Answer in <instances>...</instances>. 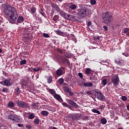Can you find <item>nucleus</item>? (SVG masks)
<instances>
[{"mask_svg": "<svg viewBox=\"0 0 129 129\" xmlns=\"http://www.w3.org/2000/svg\"><path fill=\"white\" fill-rule=\"evenodd\" d=\"M4 16L9 20L10 22H14L17 20V11L14 7L7 5L4 8Z\"/></svg>", "mask_w": 129, "mask_h": 129, "instance_id": "obj_1", "label": "nucleus"}, {"mask_svg": "<svg viewBox=\"0 0 129 129\" xmlns=\"http://www.w3.org/2000/svg\"><path fill=\"white\" fill-rule=\"evenodd\" d=\"M102 19L106 25L110 26L111 23L113 21V15L108 11H105L102 13Z\"/></svg>", "mask_w": 129, "mask_h": 129, "instance_id": "obj_2", "label": "nucleus"}, {"mask_svg": "<svg viewBox=\"0 0 129 129\" xmlns=\"http://www.w3.org/2000/svg\"><path fill=\"white\" fill-rule=\"evenodd\" d=\"M88 15V9L86 7H81L78 10V16L81 19L85 18Z\"/></svg>", "mask_w": 129, "mask_h": 129, "instance_id": "obj_3", "label": "nucleus"}, {"mask_svg": "<svg viewBox=\"0 0 129 129\" xmlns=\"http://www.w3.org/2000/svg\"><path fill=\"white\" fill-rule=\"evenodd\" d=\"M95 97L97 99L101 101H105V97L104 95L100 92V91L98 90V91H95Z\"/></svg>", "mask_w": 129, "mask_h": 129, "instance_id": "obj_4", "label": "nucleus"}, {"mask_svg": "<svg viewBox=\"0 0 129 129\" xmlns=\"http://www.w3.org/2000/svg\"><path fill=\"white\" fill-rule=\"evenodd\" d=\"M8 118L16 122H21V118L18 117V115L15 114L8 115Z\"/></svg>", "mask_w": 129, "mask_h": 129, "instance_id": "obj_5", "label": "nucleus"}, {"mask_svg": "<svg viewBox=\"0 0 129 129\" xmlns=\"http://www.w3.org/2000/svg\"><path fill=\"white\" fill-rule=\"evenodd\" d=\"M16 103L17 106L20 107V108L23 109L28 108V104L23 101H20L19 100H16Z\"/></svg>", "mask_w": 129, "mask_h": 129, "instance_id": "obj_6", "label": "nucleus"}, {"mask_svg": "<svg viewBox=\"0 0 129 129\" xmlns=\"http://www.w3.org/2000/svg\"><path fill=\"white\" fill-rule=\"evenodd\" d=\"M66 68L64 67H61L59 68L56 71V75L57 77L62 76L63 74H65V70Z\"/></svg>", "mask_w": 129, "mask_h": 129, "instance_id": "obj_7", "label": "nucleus"}, {"mask_svg": "<svg viewBox=\"0 0 129 129\" xmlns=\"http://www.w3.org/2000/svg\"><path fill=\"white\" fill-rule=\"evenodd\" d=\"M119 79L118 75H115L112 77L111 83L114 85L115 86L118 85Z\"/></svg>", "mask_w": 129, "mask_h": 129, "instance_id": "obj_8", "label": "nucleus"}, {"mask_svg": "<svg viewBox=\"0 0 129 129\" xmlns=\"http://www.w3.org/2000/svg\"><path fill=\"white\" fill-rule=\"evenodd\" d=\"M61 62L63 64V66H66V67H69L70 66V61L69 59L65 57H63L61 59Z\"/></svg>", "mask_w": 129, "mask_h": 129, "instance_id": "obj_9", "label": "nucleus"}, {"mask_svg": "<svg viewBox=\"0 0 129 129\" xmlns=\"http://www.w3.org/2000/svg\"><path fill=\"white\" fill-rule=\"evenodd\" d=\"M12 79L11 78H8V79L4 81V84L5 86L10 87L13 85V83L11 82Z\"/></svg>", "mask_w": 129, "mask_h": 129, "instance_id": "obj_10", "label": "nucleus"}, {"mask_svg": "<svg viewBox=\"0 0 129 129\" xmlns=\"http://www.w3.org/2000/svg\"><path fill=\"white\" fill-rule=\"evenodd\" d=\"M68 103L71 105L72 107H74L75 108L77 109L79 107V105L77 104V103L75 102L74 101L69 99L67 101Z\"/></svg>", "mask_w": 129, "mask_h": 129, "instance_id": "obj_11", "label": "nucleus"}, {"mask_svg": "<svg viewBox=\"0 0 129 129\" xmlns=\"http://www.w3.org/2000/svg\"><path fill=\"white\" fill-rule=\"evenodd\" d=\"M53 97L57 101H59L60 103H62L63 101V100L62 99L60 95H58L57 94H55V95H53Z\"/></svg>", "mask_w": 129, "mask_h": 129, "instance_id": "obj_12", "label": "nucleus"}, {"mask_svg": "<svg viewBox=\"0 0 129 129\" xmlns=\"http://www.w3.org/2000/svg\"><path fill=\"white\" fill-rule=\"evenodd\" d=\"M51 7L54 9L56 10V12H60V9L59 7H58V5L57 4L55 3H52L51 4Z\"/></svg>", "mask_w": 129, "mask_h": 129, "instance_id": "obj_13", "label": "nucleus"}, {"mask_svg": "<svg viewBox=\"0 0 129 129\" xmlns=\"http://www.w3.org/2000/svg\"><path fill=\"white\" fill-rule=\"evenodd\" d=\"M46 79L47 80V83L50 84V83H52L53 77L52 76H47V77H46Z\"/></svg>", "mask_w": 129, "mask_h": 129, "instance_id": "obj_14", "label": "nucleus"}, {"mask_svg": "<svg viewBox=\"0 0 129 129\" xmlns=\"http://www.w3.org/2000/svg\"><path fill=\"white\" fill-rule=\"evenodd\" d=\"M24 21V18L23 16H20L17 19V23H23Z\"/></svg>", "mask_w": 129, "mask_h": 129, "instance_id": "obj_15", "label": "nucleus"}, {"mask_svg": "<svg viewBox=\"0 0 129 129\" xmlns=\"http://www.w3.org/2000/svg\"><path fill=\"white\" fill-rule=\"evenodd\" d=\"M7 106L12 108L15 107V103L12 101H10L9 103H8Z\"/></svg>", "mask_w": 129, "mask_h": 129, "instance_id": "obj_16", "label": "nucleus"}, {"mask_svg": "<svg viewBox=\"0 0 129 129\" xmlns=\"http://www.w3.org/2000/svg\"><path fill=\"white\" fill-rule=\"evenodd\" d=\"M62 105L63 107H68L69 109L73 110V108L72 106H71L70 105L68 104L66 102L62 103Z\"/></svg>", "mask_w": 129, "mask_h": 129, "instance_id": "obj_17", "label": "nucleus"}, {"mask_svg": "<svg viewBox=\"0 0 129 129\" xmlns=\"http://www.w3.org/2000/svg\"><path fill=\"white\" fill-rule=\"evenodd\" d=\"M83 85L85 87H91L93 86V83L91 82H86L84 83Z\"/></svg>", "mask_w": 129, "mask_h": 129, "instance_id": "obj_18", "label": "nucleus"}, {"mask_svg": "<svg viewBox=\"0 0 129 129\" xmlns=\"http://www.w3.org/2000/svg\"><path fill=\"white\" fill-rule=\"evenodd\" d=\"M35 117V113H31L29 114L28 119H33Z\"/></svg>", "mask_w": 129, "mask_h": 129, "instance_id": "obj_19", "label": "nucleus"}, {"mask_svg": "<svg viewBox=\"0 0 129 129\" xmlns=\"http://www.w3.org/2000/svg\"><path fill=\"white\" fill-rule=\"evenodd\" d=\"M48 92H49V93L52 95H55V94H57L56 93V91H55V90L54 89H50L49 90H48Z\"/></svg>", "mask_w": 129, "mask_h": 129, "instance_id": "obj_20", "label": "nucleus"}, {"mask_svg": "<svg viewBox=\"0 0 129 129\" xmlns=\"http://www.w3.org/2000/svg\"><path fill=\"white\" fill-rule=\"evenodd\" d=\"M41 114H42V115L44 116H47L49 114L48 112L46 110L41 111Z\"/></svg>", "mask_w": 129, "mask_h": 129, "instance_id": "obj_21", "label": "nucleus"}, {"mask_svg": "<svg viewBox=\"0 0 129 129\" xmlns=\"http://www.w3.org/2000/svg\"><path fill=\"white\" fill-rule=\"evenodd\" d=\"M91 72V69L90 68H87L86 69V71L85 72V74H86L87 76H88Z\"/></svg>", "mask_w": 129, "mask_h": 129, "instance_id": "obj_22", "label": "nucleus"}, {"mask_svg": "<svg viewBox=\"0 0 129 129\" xmlns=\"http://www.w3.org/2000/svg\"><path fill=\"white\" fill-rule=\"evenodd\" d=\"M34 123L35 124H39L40 123V119L39 118H35L34 120Z\"/></svg>", "mask_w": 129, "mask_h": 129, "instance_id": "obj_23", "label": "nucleus"}, {"mask_svg": "<svg viewBox=\"0 0 129 129\" xmlns=\"http://www.w3.org/2000/svg\"><path fill=\"white\" fill-rule=\"evenodd\" d=\"M15 91L17 95L20 94L21 93L20 88H19L18 87H17V88L15 89Z\"/></svg>", "mask_w": 129, "mask_h": 129, "instance_id": "obj_24", "label": "nucleus"}, {"mask_svg": "<svg viewBox=\"0 0 129 129\" xmlns=\"http://www.w3.org/2000/svg\"><path fill=\"white\" fill-rule=\"evenodd\" d=\"M57 82L59 83V85H61L64 83V79L63 78H60L59 80H57Z\"/></svg>", "mask_w": 129, "mask_h": 129, "instance_id": "obj_25", "label": "nucleus"}, {"mask_svg": "<svg viewBox=\"0 0 129 129\" xmlns=\"http://www.w3.org/2000/svg\"><path fill=\"white\" fill-rule=\"evenodd\" d=\"M101 123L102 124H106V123H107V119L106 118H102L101 119Z\"/></svg>", "mask_w": 129, "mask_h": 129, "instance_id": "obj_26", "label": "nucleus"}, {"mask_svg": "<svg viewBox=\"0 0 129 129\" xmlns=\"http://www.w3.org/2000/svg\"><path fill=\"white\" fill-rule=\"evenodd\" d=\"M39 13L43 16V17H45V12H44V10L42 9H40L39 10Z\"/></svg>", "mask_w": 129, "mask_h": 129, "instance_id": "obj_27", "label": "nucleus"}, {"mask_svg": "<svg viewBox=\"0 0 129 129\" xmlns=\"http://www.w3.org/2000/svg\"><path fill=\"white\" fill-rule=\"evenodd\" d=\"M59 19V17L58 15H55L53 18V20L55 22H57V21H58Z\"/></svg>", "mask_w": 129, "mask_h": 129, "instance_id": "obj_28", "label": "nucleus"}, {"mask_svg": "<svg viewBox=\"0 0 129 129\" xmlns=\"http://www.w3.org/2000/svg\"><path fill=\"white\" fill-rule=\"evenodd\" d=\"M59 15L61 17H66L67 14L64 11H59Z\"/></svg>", "mask_w": 129, "mask_h": 129, "instance_id": "obj_29", "label": "nucleus"}, {"mask_svg": "<svg viewBox=\"0 0 129 129\" xmlns=\"http://www.w3.org/2000/svg\"><path fill=\"white\" fill-rule=\"evenodd\" d=\"M77 5H72L71 6H70L69 8L72 10H74L75 9H77Z\"/></svg>", "mask_w": 129, "mask_h": 129, "instance_id": "obj_30", "label": "nucleus"}, {"mask_svg": "<svg viewBox=\"0 0 129 129\" xmlns=\"http://www.w3.org/2000/svg\"><path fill=\"white\" fill-rule=\"evenodd\" d=\"M92 111L95 113H97L98 114H100L101 112L98 110H96V109H93Z\"/></svg>", "mask_w": 129, "mask_h": 129, "instance_id": "obj_31", "label": "nucleus"}, {"mask_svg": "<svg viewBox=\"0 0 129 129\" xmlns=\"http://www.w3.org/2000/svg\"><path fill=\"white\" fill-rule=\"evenodd\" d=\"M8 91L9 89L7 87H4L2 90V91L4 93H8Z\"/></svg>", "mask_w": 129, "mask_h": 129, "instance_id": "obj_32", "label": "nucleus"}, {"mask_svg": "<svg viewBox=\"0 0 129 129\" xmlns=\"http://www.w3.org/2000/svg\"><path fill=\"white\" fill-rule=\"evenodd\" d=\"M63 91H64L66 93H69L70 89L68 87H63Z\"/></svg>", "mask_w": 129, "mask_h": 129, "instance_id": "obj_33", "label": "nucleus"}, {"mask_svg": "<svg viewBox=\"0 0 129 129\" xmlns=\"http://www.w3.org/2000/svg\"><path fill=\"white\" fill-rule=\"evenodd\" d=\"M56 32L57 35H59L61 36L63 35L64 34L63 32H61L60 30H56Z\"/></svg>", "mask_w": 129, "mask_h": 129, "instance_id": "obj_34", "label": "nucleus"}, {"mask_svg": "<svg viewBox=\"0 0 129 129\" xmlns=\"http://www.w3.org/2000/svg\"><path fill=\"white\" fill-rule=\"evenodd\" d=\"M74 18H75V16L73 15H71L69 18H68L67 17L66 18V20H68L69 21H72Z\"/></svg>", "mask_w": 129, "mask_h": 129, "instance_id": "obj_35", "label": "nucleus"}, {"mask_svg": "<svg viewBox=\"0 0 129 129\" xmlns=\"http://www.w3.org/2000/svg\"><path fill=\"white\" fill-rule=\"evenodd\" d=\"M26 63H27V60L26 59H23L21 61H20V65H24Z\"/></svg>", "mask_w": 129, "mask_h": 129, "instance_id": "obj_36", "label": "nucleus"}, {"mask_svg": "<svg viewBox=\"0 0 129 129\" xmlns=\"http://www.w3.org/2000/svg\"><path fill=\"white\" fill-rule=\"evenodd\" d=\"M41 70H42V69L40 67H38L37 69H33V71L34 72H37L40 71Z\"/></svg>", "mask_w": 129, "mask_h": 129, "instance_id": "obj_37", "label": "nucleus"}, {"mask_svg": "<svg viewBox=\"0 0 129 129\" xmlns=\"http://www.w3.org/2000/svg\"><path fill=\"white\" fill-rule=\"evenodd\" d=\"M36 8L35 7H32L31 9V12L34 14L35 13H36Z\"/></svg>", "mask_w": 129, "mask_h": 129, "instance_id": "obj_38", "label": "nucleus"}, {"mask_svg": "<svg viewBox=\"0 0 129 129\" xmlns=\"http://www.w3.org/2000/svg\"><path fill=\"white\" fill-rule=\"evenodd\" d=\"M30 115V112H25L24 113H23V116H24V117H26V118H28L29 115Z\"/></svg>", "mask_w": 129, "mask_h": 129, "instance_id": "obj_39", "label": "nucleus"}, {"mask_svg": "<svg viewBox=\"0 0 129 129\" xmlns=\"http://www.w3.org/2000/svg\"><path fill=\"white\" fill-rule=\"evenodd\" d=\"M102 85L104 86L106 85V84H107V80L106 79L103 80L102 81Z\"/></svg>", "mask_w": 129, "mask_h": 129, "instance_id": "obj_40", "label": "nucleus"}, {"mask_svg": "<svg viewBox=\"0 0 129 129\" xmlns=\"http://www.w3.org/2000/svg\"><path fill=\"white\" fill-rule=\"evenodd\" d=\"M127 32H129V28H124L123 33L126 34Z\"/></svg>", "mask_w": 129, "mask_h": 129, "instance_id": "obj_41", "label": "nucleus"}, {"mask_svg": "<svg viewBox=\"0 0 129 129\" xmlns=\"http://www.w3.org/2000/svg\"><path fill=\"white\" fill-rule=\"evenodd\" d=\"M57 53H59L60 54H63V51L61 50V49L60 48L57 49Z\"/></svg>", "mask_w": 129, "mask_h": 129, "instance_id": "obj_42", "label": "nucleus"}, {"mask_svg": "<svg viewBox=\"0 0 129 129\" xmlns=\"http://www.w3.org/2000/svg\"><path fill=\"white\" fill-rule=\"evenodd\" d=\"M43 36L44 38H50V36L48 33H43Z\"/></svg>", "mask_w": 129, "mask_h": 129, "instance_id": "obj_43", "label": "nucleus"}, {"mask_svg": "<svg viewBox=\"0 0 129 129\" xmlns=\"http://www.w3.org/2000/svg\"><path fill=\"white\" fill-rule=\"evenodd\" d=\"M22 85V88L24 89L25 86L28 87V85H27L24 82H23L21 84Z\"/></svg>", "mask_w": 129, "mask_h": 129, "instance_id": "obj_44", "label": "nucleus"}, {"mask_svg": "<svg viewBox=\"0 0 129 129\" xmlns=\"http://www.w3.org/2000/svg\"><path fill=\"white\" fill-rule=\"evenodd\" d=\"M90 3L92 5L94 6L96 4V1L95 0H91Z\"/></svg>", "mask_w": 129, "mask_h": 129, "instance_id": "obj_45", "label": "nucleus"}, {"mask_svg": "<svg viewBox=\"0 0 129 129\" xmlns=\"http://www.w3.org/2000/svg\"><path fill=\"white\" fill-rule=\"evenodd\" d=\"M126 99H127V97H126V96H121V100L123 101H126Z\"/></svg>", "mask_w": 129, "mask_h": 129, "instance_id": "obj_46", "label": "nucleus"}, {"mask_svg": "<svg viewBox=\"0 0 129 129\" xmlns=\"http://www.w3.org/2000/svg\"><path fill=\"white\" fill-rule=\"evenodd\" d=\"M79 119V117H78L76 115H75L72 117V119H73L74 120H78Z\"/></svg>", "mask_w": 129, "mask_h": 129, "instance_id": "obj_47", "label": "nucleus"}, {"mask_svg": "<svg viewBox=\"0 0 129 129\" xmlns=\"http://www.w3.org/2000/svg\"><path fill=\"white\" fill-rule=\"evenodd\" d=\"M26 30H27L28 32H30L31 31L33 30V28L32 27L27 28H26Z\"/></svg>", "mask_w": 129, "mask_h": 129, "instance_id": "obj_48", "label": "nucleus"}, {"mask_svg": "<svg viewBox=\"0 0 129 129\" xmlns=\"http://www.w3.org/2000/svg\"><path fill=\"white\" fill-rule=\"evenodd\" d=\"M87 94L89 96H92L93 93L91 92V91H90L89 90H88L86 92Z\"/></svg>", "mask_w": 129, "mask_h": 129, "instance_id": "obj_49", "label": "nucleus"}, {"mask_svg": "<svg viewBox=\"0 0 129 129\" xmlns=\"http://www.w3.org/2000/svg\"><path fill=\"white\" fill-rule=\"evenodd\" d=\"M78 76L80 77V78L81 79H83V74L82 73H78Z\"/></svg>", "mask_w": 129, "mask_h": 129, "instance_id": "obj_50", "label": "nucleus"}, {"mask_svg": "<svg viewBox=\"0 0 129 129\" xmlns=\"http://www.w3.org/2000/svg\"><path fill=\"white\" fill-rule=\"evenodd\" d=\"M26 127L27 129H31L32 128L31 125H29V124L26 125Z\"/></svg>", "mask_w": 129, "mask_h": 129, "instance_id": "obj_51", "label": "nucleus"}, {"mask_svg": "<svg viewBox=\"0 0 129 129\" xmlns=\"http://www.w3.org/2000/svg\"><path fill=\"white\" fill-rule=\"evenodd\" d=\"M103 29H104L105 31H108V27L107 26H106V25L103 26Z\"/></svg>", "mask_w": 129, "mask_h": 129, "instance_id": "obj_52", "label": "nucleus"}, {"mask_svg": "<svg viewBox=\"0 0 129 129\" xmlns=\"http://www.w3.org/2000/svg\"><path fill=\"white\" fill-rule=\"evenodd\" d=\"M17 126H18L19 127H23L24 124L21 123H19L17 124Z\"/></svg>", "mask_w": 129, "mask_h": 129, "instance_id": "obj_53", "label": "nucleus"}, {"mask_svg": "<svg viewBox=\"0 0 129 129\" xmlns=\"http://www.w3.org/2000/svg\"><path fill=\"white\" fill-rule=\"evenodd\" d=\"M122 54H123V55L125 56V57L129 56V54L128 53H122Z\"/></svg>", "mask_w": 129, "mask_h": 129, "instance_id": "obj_54", "label": "nucleus"}, {"mask_svg": "<svg viewBox=\"0 0 129 129\" xmlns=\"http://www.w3.org/2000/svg\"><path fill=\"white\" fill-rule=\"evenodd\" d=\"M68 93H69L70 96H73L74 94V93L73 92H71L70 91H69V92H68Z\"/></svg>", "mask_w": 129, "mask_h": 129, "instance_id": "obj_55", "label": "nucleus"}, {"mask_svg": "<svg viewBox=\"0 0 129 129\" xmlns=\"http://www.w3.org/2000/svg\"><path fill=\"white\" fill-rule=\"evenodd\" d=\"M30 82V81H27V80H25L24 81V82L28 86H29V82Z\"/></svg>", "mask_w": 129, "mask_h": 129, "instance_id": "obj_56", "label": "nucleus"}, {"mask_svg": "<svg viewBox=\"0 0 129 129\" xmlns=\"http://www.w3.org/2000/svg\"><path fill=\"white\" fill-rule=\"evenodd\" d=\"M91 25H92V23H91V21L88 22V23H87V26H88L89 27V26H91Z\"/></svg>", "mask_w": 129, "mask_h": 129, "instance_id": "obj_57", "label": "nucleus"}, {"mask_svg": "<svg viewBox=\"0 0 129 129\" xmlns=\"http://www.w3.org/2000/svg\"><path fill=\"white\" fill-rule=\"evenodd\" d=\"M36 106H37V104L36 103H33L31 105V107H36Z\"/></svg>", "mask_w": 129, "mask_h": 129, "instance_id": "obj_58", "label": "nucleus"}, {"mask_svg": "<svg viewBox=\"0 0 129 129\" xmlns=\"http://www.w3.org/2000/svg\"><path fill=\"white\" fill-rule=\"evenodd\" d=\"M28 71H30L31 72H34L33 69H32L31 68H29L28 69Z\"/></svg>", "mask_w": 129, "mask_h": 129, "instance_id": "obj_59", "label": "nucleus"}, {"mask_svg": "<svg viewBox=\"0 0 129 129\" xmlns=\"http://www.w3.org/2000/svg\"><path fill=\"white\" fill-rule=\"evenodd\" d=\"M23 54H24L25 55H28L29 53L28 52H23Z\"/></svg>", "mask_w": 129, "mask_h": 129, "instance_id": "obj_60", "label": "nucleus"}, {"mask_svg": "<svg viewBox=\"0 0 129 129\" xmlns=\"http://www.w3.org/2000/svg\"><path fill=\"white\" fill-rule=\"evenodd\" d=\"M95 78V76H92V77H90V80L93 81V79Z\"/></svg>", "mask_w": 129, "mask_h": 129, "instance_id": "obj_61", "label": "nucleus"}, {"mask_svg": "<svg viewBox=\"0 0 129 129\" xmlns=\"http://www.w3.org/2000/svg\"><path fill=\"white\" fill-rule=\"evenodd\" d=\"M100 38H101V37L99 36L97 37V39H98V40H100Z\"/></svg>", "mask_w": 129, "mask_h": 129, "instance_id": "obj_62", "label": "nucleus"}, {"mask_svg": "<svg viewBox=\"0 0 129 129\" xmlns=\"http://www.w3.org/2000/svg\"><path fill=\"white\" fill-rule=\"evenodd\" d=\"M126 36L127 37H129V32H128L127 33H126Z\"/></svg>", "mask_w": 129, "mask_h": 129, "instance_id": "obj_63", "label": "nucleus"}, {"mask_svg": "<svg viewBox=\"0 0 129 129\" xmlns=\"http://www.w3.org/2000/svg\"><path fill=\"white\" fill-rule=\"evenodd\" d=\"M52 129H58V128L55 127H53L52 128Z\"/></svg>", "mask_w": 129, "mask_h": 129, "instance_id": "obj_64", "label": "nucleus"}]
</instances>
